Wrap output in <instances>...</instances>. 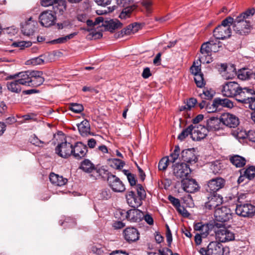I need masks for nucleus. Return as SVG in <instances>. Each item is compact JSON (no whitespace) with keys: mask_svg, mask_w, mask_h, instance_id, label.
<instances>
[{"mask_svg":"<svg viewBox=\"0 0 255 255\" xmlns=\"http://www.w3.org/2000/svg\"><path fill=\"white\" fill-rule=\"evenodd\" d=\"M202 255H224V248L217 241L210 242L206 248H202L199 251Z\"/></svg>","mask_w":255,"mask_h":255,"instance_id":"nucleus-3","label":"nucleus"},{"mask_svg":"<svg viewBox=\"0 0 255 255\" xmlns=\"http://www.w3.org/2000/svg\"><path fill=\"white\" fill-rule=\"evenodd\" d=\"M36 22L32 19V17L28 18L27 21L21 26V31L24 35H31L34 32Z\"/></svg>","mask_w":255,"mask_h":255,"instance_id":"nucleus-26","label":"nucleus"},{"mask_svg":"<svg viewBox=\"0 0 255 255\" xmlns=\"http://www.w3.org/2000/svg\"><path fill=\"white\" fill-rule=\"evenodd\" d=\"M215 219L219 222H226L232 217L231 209L226 206H221L215 209L214 212Z\"/></svg>","mask_w":255,"mask_h":255,"instance_id":"nucleus-9","label":"nucleus"},{"mask_svg":"<svg viewBox=\"0 0 255 255\" xmlns=\"http://www.w3.org/2000/svg\"><path fill=\"white\" fill-rule=\"evenodd\" d=\"M208 132L205 126L199 125L193 129L192 138L194 140H200L207 136Z\"/></svg>","mask_w":255,"mask_h":255,"instance_id":"nucleus-28","label":"nucleus"},{"mask_svg":"<svg viewBox=\"0 0 255 255\" xmlns=\"http://www.w3.org/2000/svg\"><path fill=\"white\" fill-rule=\"evenodd\" d=\"M112 166L117 169H121L125 165V163L119 159H113L112 160Z\"/></svg>","mask_w":255,"mask_h":255,"instance_id":"nucleus-52","label":"nucleus"},{"mask_svg":"<svg viewBox=\"0 0 255 255\" xmlns=\"http://www.w3.org/2000/svg\"><path fill=\"white\" fill-rule=\"evenodd\" d=\"M209 234V227L208 224H205L200 231L199 234L201 235L203 238H206Z\"/></svg>","mask_w":255,"mask_h":255,"instance_id":"nucleus-58","label":"nucleus"},{"mask_svg":"<svg viewBox=\"0 0 255 255\" xmlns=\"http://www.w3.org/2000/svg\"><path fill=\"white\" fill-rule=\"evenodd\" d=\"M101 26L105 27L106 30L113 32L115 30L122 27L123 24L117 19L104 18L101 21Z\"/></svg>","mask_w":255,"mask_h":255,"instance_id":"nucleus-19","label":"nucleus"},{"mask_svg":"<svg viewBox=\"0 0 255 255\" xmlns=\"http://www.w3.org/2000/svg\"><path fill=\"white\" fill-rule=\"evenodd\" d=\"M223 167L222 163L218 160L212 162L210 165V169L214 174L220 173Z\"/></svg>","mask_w":255,"mask_h":255,"instance_id":"nucleus-40","label":"nucleus"},{"mask_svg":"<svg viewBox=\"0 0 255 255\" xmlns=\"http://www.w3.org/2000/svg\"><path fill=\"white\" fill-rule=\"evenodd\" d=\"M255 12V9L253 8L249 9L241 13L235 19L233 25V30L240 35L248 34L251 30V25L249 19Z\"/></svg>","mask_w":255,"mask_h":255,"instance_id":"nucleus-1","label":"nucleus"},{"mask_svg":"<svg viewBox=\"0 0 255 255\" xmlns=\"http://www.w3.org/2000/svg\"><path fill=\"white\" fill-rule=\"evenodd\" d=\"M30 142L35 146H42L41 144H43V142L39 139L35 135L31 137L30 138Z\"/></svg>","mask_w":255,"mask_h":255,"instance_id":"nucleus-59","label":"nucleus"},{"mask_svg":"<svg viewBox=\"0 0 255 255\" xmlns=\"http://www.w3.org/2000/svg\"><path fill=\"white\" fill-rule=\"evenodd\" d=\"M69 109L75 113H80L84 110V107L82 104L71 103L69 104Z\"/></svg>","mask_w":255,"mask_h":255,"instance_id":"nucleus-42","label":"nucleus"},{"mask_svg":"<svg viewBox=\"0 0 255 255\" xmlns=\"http://www.w3.org/2000/svg\"><path fill=\"white\" fill-rule=\"evenodd\" d=\"M194 81L197 86L199 88H202L205 85L203 74H198L195 76Z\"/></svg>","mask_w":255,"mask_h":255,"instance_id":"nucleus-46","label":"nucleus"},{"mask_svg":"<svg viewBox=\"0 0 255 255\" xmlns=\"http://www.w3.org/2000/svg\"><path fill=\"white\" fill-rule=\"evenodd\" d=\"M208 201L205 203V208L209 210L216 209L220 207V205L223 202V198L218 194H210L208 197Z\"/></svg>","mask_w":255,"mask_h":255,"instance_id":"nucleus-17","label":"nucleus"},{"mask_svg":"<svg viewBox=\"0 0 255 255\" xmlns=\"http://www.w3.org/2000/svg\"><path fill=\"white\" fill-rule=\"evenodd\" d=\"M123 234L125 239L128 243L135 242L139 238L138 231L133 227L127 228L124 230Z\"/></svg>","mask_w":255,"mask_h":255,"instance_id":"nucleus-23","label":"nucleus"},{"mask_svg":"<svg viewBox=\"0 0 255 255\" xmlns=\"http://www.w3.org/2000/svg\"><path fill=\"white\" fill-rule=\"evenodd\" d=\"M176 209L180 214L184 217H187L190 215V214L184 208V207L181 206L180 204L179 205V206H178L177 208H176Z\"/></svg>","mask_w":255,"mask_h":255,"instance_id":"nucleus-57","label":"nucleus"},{"mask_svg":"<svg viewBox=\"0 0 255 255\" xmlns=\"http://www.w3.org/2000/svg\"><path fill=\"white\" fill-rule=\"evenodd\" d=\"M43 72L40 71H32V76L29 86L38 87L44 82Z\"/></svg>","mask_w":255,"mask_h":255,"instance_id":"nucleus-29","label":"nucleus"},{"mask_svg":"<svg viewBox=\"0 0 255 255\" xmlns=\"http://www.w3.org/2000/svg\"><path fill=\"white\" fill-rule=\"evenodd\" d=\"M49 180L53 184L62 186L66 184L68 180L66 178H64L62 176H59L54 173H51L49 175Z\"/></svg>","mask_w":255,"mask_h":255,"instance_id":"nucleus-32","label":"nucleus"},{"mask_svg":"<svg viewBox=\"0 0 255 255\" xmlns=\"http://www.w3.org/2000/svg\"><path fill=\"white\" fill-rule=\"evenodd\" d=\"M195 128V125H190L186 128L183 129L182 131L179 134L178 136V139H180V140H183L189 135H191L192 136L193 130Z\"/></svg>","mask_w":255,"mask_h":255,"instance_id":"nucleus-38","label":"nucleus"},{"mask_svg":"<svg viewBox=\"0 0 255 255\" xmlns=\"http://www.w3.org/2000/svg\"><path fill=\"white\" fill-rule=\"evenodd\" d=\"M107 183L109 187L115 192L122 193L126 190V187L122 181L115 175H110Z\"/></svg>","mask_w":255,"mask_h":255,"instance_id":"nucleus-11","label":"nucleus"},{"mask_svg":"<svg viewBox=\"0 0 255 255\" xmlns=\"http://www.w3.org/2000/svg\"><path fill=\"white\" fill-rule=\"evenodd\" d=\"M21 85L18 80H15L12 82H7V87L8 90L12 92L18 93L21 90Z\"/></svg>","mask_w":255,"mask_h":255,"instance_id":"nucleus-36","label":"nucleus"},{"mask_svg":"<svg viewBox=\"0 0 255 255\" xmlns=\"http://www.w3.org/2000/svg\"><path fill=\"white\" fill-rule=\"evenodd\" d=\"M139 27V25L136 22L130 24L119 32L117 34V37H123L124 35L134 33L138 31Z\"/></svg>","mask_w":255,"mask_h":255,"instance_id":"nucleus-31","label":"nucleus"},{"mask_svg":"<svg viewBox=\"0 0 255 255\" xmlns=\"http://www.w3.org/2000/svg\"><path fill=\"white\" fill-rule=\"evenodd\" d=\"M79 131L82 136H87L91 134L90 125L89 122L87 120H84L80 124L77 125Z\"/></svg>","mask_w":255,"mask_h":255,"instance_id":"nucleus-34","label":"nucleus"},{"mask_svg":"<svg viewBox=\"0 0 255 255\" xmlns=\"http://www.w3.org/2000/svg\"><path fill=\"white\" fill-rule=\"evenodd\" d=\"M168 199L175 208H177L178 206H179L180 202L178 199L176 198L171 195L168 196Z\"/></svg>","mask_w":255,"mask_h":255,"instance_id":"nucleus-60","label":"nucleus"},{"mask_svg":"<svg viewBox=\"0 0 255 255\" xmlns=\"http://www.w3.org/2000/svg\"><path fill=\"white\" fill-rule=\"evenodd\" d=\"M32 76V71H26L19 72L13 75H10L9 79H14L18 77V81L22 85L29 86Z\"/></svg>","mask_w":255,"mask_h":255,"instance_id":"nucleus-22","label":"nucleus"},{"mask_svg":"<svg viewBox=\"0 0 255 255\" xmlns=\"http://www.w3.org/2000/svg\"><path fill=\"white\" fill-rule=\"evenodd\" d=\"M225 180L221 177L213 178L208 181L206 190L209 194H217V192L223 188Z\"/></svg>","mask_w":255,"mask_h":255,"instance_id":"nucleus-10","label":"nucleus"},{"mask_svg":"<svg viewBox=\"0 0 255 255\" xmlns=\"http://www.w3.org/2000/svg\"><path fill=\"white\" fill-rule=\"evenodd\" d=\"M243 173L247 178L252 180L255 177V167L251 166L245 169Z\"/></svg>","mask_w":255,"mask_h":255,"instance_id":"nucleus-41","label":"nucleus"},{"mask_svg":"<svg viewBox=\"0 0 255 255\" xmlns=\"http://www.w3.org/2000/svg\"><path fill=\"white\" fill-rule=\"evenodd\" d=\"M190 71L192 74H193L194 76L197 75L198 74H202L201 71L200 65L199 66H196L195 65V62L191 67Z\"/></svg>","mask_w":255,"mask_h":255,"instance_id":"nucleus-55","label":"nucleus"},{"mask_svg":"<svg viewBox=\"0 0 255 255\" xmlns=\"http://www.w3.org/2000/svg\"><path fill=\"white\" fill-rule=\"evenodd\" d=\"M73 145L66 141L57 145L55 148V153L60 157L66 158L72 154Z\"/></svg>","mask_w":255,"mask_h":255,"instance_id":"nucleus-13","label":"nucleus"},{"mask_svg":"<svg viewBox=\"0 0 255 255\" xmlns=\"http://www.w3.org/2000/svg\"><path fill=\"white\" fill-rule=\"evenodd\" d=\"M111 192L109 189H103L100 193V197L103 199H109L111 197Z\"/></svg>","mask_w":255,"mask_h":255,"instance_id":"nucleus-51","label":"nucleus"},{"mask_svg":"<svg viewBox=\"0 0 255 255\" xmlns=\"http://www.w3.org/2000/svg\"><path fill=\"white\" fill-rule=\"evenodd\" d=\"M180 151V149L179 146L178 145H176L175 146L173 152L170 154L169 157L171 162H174L175 160L178 158Z\"/></svg>","mask_w":255,"mask_h":255,"instance_id":"nucleus-47","label":"nucleus"},{"mask_svg":"<svg viewBox=\"0 0 255 255\" xmlns=\"http://www.w3.org/2000/svg\"><path fill=\"white\" fill-rule=\"evenodd\" d=\"M215 94L214 91L211 90H205L203 91L202 93L199 94V96L201 99L204 100H211L213 98Z\"/></svg>","mask_w":255,"mask_h":255,"instance_id":"nucleus-44","label":"nucleus"},{"mask_svg":"<svg viewBox=\"0 0 255 255\" xmlns=\"http://www.w3.org/2000/svg\"><path fill=\"white\" fill-rule=\"evenodd\" d=\"M197 103V100L196 99L194 98H190L187 102L188 110H190L192 107H194Z\"/></svg>","mask_w":255,"mask_h":255,"instance_id":"nucleus-62","label":"nucleus"},{"mask_svg":"<svg viewBox=\"0 0 255 255\" xmlns=\"http://www.w3.org/2000/svg\"><path fill=\"white\" fill-rule=\"evenodd\" d=\"M127 178L131 186L136 185V180L133 174H128Z\"/></svg>","mask_w":255,"mask_h":255,"instance_id":"nucleus-63","label":"nucleus"},{"mask_svg":"<svg viewBox=\"0 0 255 255\" xmlns=\"http://www.w3.org/2000/svg\"><path fill=\"white\" fill-rule=\"evenodd\" d=\"M216 238L220 243H226L235 240V236L234 232L226 228L215 231Z\"/></svg>","mask_w":255,"mask_h":255,"instance_id":"nucleus-16","label":"nucleus"},{"mask_svg":"<svg viewBox=\"0 0 255 255\" xmlns=\"http://www.w3.org/2000/svg\"><path fill=\"white\" fill-rule=\"evenodd\" d=\"M236 213L243 217L252 218L255 214V206L250 203L237 204Z\"/></svg>","mask_w":255,"mask_h":255,"instance_id":"nucleus-8","label":"nucleus"},{"mask_svg":"<svg viewBox=\"0 0 255 255\" xmlns=\"http://www.w3.org/2000/svg\"><path fill=\"white\" fill-rule=\"evenodd\" d=\"M39 19L42 26L48 27L54 24L56 16L53 13L52 10H45L39 15Z\"/></svg>","mask_w":255,"mask_h":255,"instance_id":"nucleus-14","label":"nucleus"},{"mask_svg":"<svg viewBox=\"0 0 255 255\" xmlns=\"http://www.w3.org/2000/svg\"><path fill=\"white\" fill-rule=\"evenodd\" d=\"M135 188L137 196L133 191H128L126 195L128 204L134 208L140 206L142 203V201L146 197V192L142 185L138 184L136 185Z\"/></svg>","mask_w":255,"mask_h":255,"instance_id":"nucleus-2","label":"nucleus"},{"mask_svg":"<svg viewBox=\"0 0 255 255\" xmlns=\"http://www.w3.org/2000/svg\"><path fill=\"white\" fill-rule=\"evenodd\" d=\"M52 6V11L55 15H62L66 8V2L65 0H57Z\"/></svg>","mask_w":255,"mask_h":255,"instance_id":"nucleus-30","label":"nucleus"},{"mask_svg":"<svg viewBox=\"0 0 255 255\" xmlns=\"http://www.w3.org/2000/svg\"><path fill=\"white\" fill-rule=\"evenodd\" d=\"M99 174L100 179L104 180H107V181L109 177H110V175H112V173L109 172L108 170H106L104 168L101 167L99 168Z\"/></svg>","mask_w":255,"mask_h":255,"instance_id":"nucleus-48","label":"nucleus"},{"mask_svg":"<svg viewBox=\"0 0 255 255\" xmlns=\"http://www.w3.org/2000/svg\"><path fill=\"white\" fill-rule=\"evenodd\" d=\"M245 107L254 111V112H255V96L251 98Z\"/></svg>","mask_w":255,"mask_h":255,"instance_id":"nucleus-61","label":"nucleus"},{"mask_svg":"<svg viewBox=\"0 0 255 255\" xmlns=\"http://www.w3.org/2000/svg\"><path fill=\"white\" fill-rule=\"evenodd\" d=\"M72 155L76 159H79L85 156L88 151L86 145L81 142H77L72 146Z\"/></svg>","mask_w":255,"mask_h":255,"instance_id":"nucleus-21","label":"nucleus"},{"mask_svg":"<svg viewBox=\"0 0 255 255\" xmlns=\"http://www.w3.org/2000/svg\"><path fill=\"white\" fill-rule=\"evenodd\" d=\"M31 63L33 65H41L44 63V60L43 58V56L41 55L37 57H35L30 60Z\"/></svg>","mask_w":255,"mask_h":255,"instance_id":"nucleus-53","label":"nucleus"},{"mask_svg":"<svg viewBox=\"0 0 255 255\" xmlns=\"http://www.w3.org/2000/svg\"><path fill=\"white\" fill-rule=\"evenodd\" d=\"M103 20V16H99L95 19L94 21H93L92 20L88 19L87 20V24L89 26H94L97 25H99L101 23V21Z\"/></svg>","mask_w":255,"mask_h":255,"instance_id":"nucleus-49","label":"nucleus"},{"mask_svg":"<svg viewBox=\"0 0 255 255\" xmlns=\"http://www.w3.org/2000/svg\"><path fill=\"white\" fill-rule=\"evenodd\" d=\"M240 87V85L237 82H227L223 85L222 92L226 97L236 98Z\"/></svg>","mask_w":255,"mask_h":255,"instance_id":"nucleus-12","label":"nucleus"},{"mask_svg":"<svg viewBox=\"0 0 255 255\" xmlns=\"http://www.w3.org/2000/svg\"><path fill=\"white\" fill-rule=\"evenodd\" d=\"M213 33L215 38L214 40L218 43V45H219L221 42L218 40H223L229 38L231 35V29L230 27L219 25L214 29Z\"/></svg>","mask_w":255,"mask_h":255,"instance_id":"nucleus-15","label":"nucleus"},{"mask_svg":"<svg viewBox=\"0 0 255 255\" xmlns=\"http://www.w3.org/2000/svg\"><path fill=\"white\" fill-rule=\"evenodd\" d=\"M118 2L123 7L119 15L121 19H126L130 17L137 8V5L132 0H118Z\"/></svg>","mask_w":255,"mask_h":255,"instance_id":"nucleus-4","label":"nucleus"},{"mask_svg":"<svg viewBox=\"0 0 255 255\" xmlns=\"http://www.w3.org/2000/svg\"><path fill=\"white\" fill-rule=\"evenodd\" d=\"M229 160L233 165L239 168L244 166L247 162L245 157L237 154L230 155Z\"/></svg>","mask_w":255,"mask_h":255,"instance_id":"nucleus-33","label":"nucleus"},{"mask_svg":"<svg viewBox=\"0 0 255 255\" xmlns=\"http://www.w3.org/2000/svg\"><path fill=\"white\" fill-rule=\"evenodd\" d=\"M253 72L249 69L243 68L239 70L238 77L242 80H246L250 79L253 75Z\"/></svg>","mask_w":255,"mask_h":255,"instance_id":"nucleus-35","label":"nucleus"},{"mask_svg":"<svg viewBox=\"0 0 255 255\" xmlns=\"http://www.w3.org/2000/svg\"><path fill=\"white\" fill-rule=\"evenodd\" d=\"M234 21L235 19L233 17L228 16L222 21V23L220 25L227 27H228L230 25H232L233 26Z\"/></svg>","mask_w":255,"mask_h":255,"instance_id":"nucleus-54","label":"nucleus"},{"mask_svg":"<svg viewBox=\"0 0 255 255\" xmlns=\"http://www.w3.org/2000/svg\"><path fill=\"white\" fill-rule=\"evenodd\" d=\"M89 173L90 174V176L91 178H92L93 179L97 180L100 179L99 168L95 167L92 169V171H90Z\"/></svg>","mask_w":255,"mask_h":255,"instance_id":"nucleus-56","label":"nucleus"},{"mask_svg":"<svg viewBox=\"0 0 255 255\" xmlns=\"http://www.w3.org/2000/svg\"><path fill=\"white\" fill-rule=\"evenodd\" d=\"M182 186L183 190L188 193H193L198 190V184L195 180L188 179V177L185 179H182Z\"/></svg>","mask_w":255,"mask_h":255,"instance_id":"nucleus-24","label":"nucleus"},{"mask_svg":"<svg viewBox=\"0 0 255 255\" xmlns=\"http://www.w3.org/2000/svg\"><path fill=\"white\" fill-rule=\"evenodd\" d=\"M223 103H224V99L216 98L213 100L212 106L215 107V109H214V110H217L218 108L220 107H223Z\"/></svg>","mask_w":255,"mask_h":255,"instance_id":"nucleus-50","label":"nucleus"},{"mask_svg":"<svg viewBox=\"0 0 255 255\" xmlns=\"http://www.w3.org/2000/svg\"><path fill=\"white\" fill-rule=\"evenodd\" d=\"M221 120L223 125L229 128H235L239 125V118L235 115L229 113L222 115Z\"/></svg>","mask_w":255,"mask_h":255,"instance_id":"nucleus-20","label":"nucleus"},{"mask_svg":"<svg viewBox=\"0 0 255 255\" xmlns=\"http://www.w3.org/2000/svg\"><path fill=\"white\" fill-rule=\"evenodd\" d=\"M169 162H170V160L168 157H164L161 158L158 163V167L159 170L165 171L166 169Z\"/></svg>","mask_w":255,"mask_h":255,"instance_id":"nucleus-43","label":"nucleus"},{"mask_svg":"<svg viewBox=\"0 0 255 255\" xmlns=\"http://www.w3.org/2000/svg\"><path fill=\"white\" fill-rule=\"evenodd\" d=\"M160 255H172V252L167 248H163L159 250L158 253Z\"/></svg>","mask_w":255,"mask_h":255,"instance_id":"nucleus-64","label":"nucleus"},{"mask_svg":"<svg viewBox=\"0 0 255 255\" xmlns=\"http://www.w3.org/2000/svg\"><path fill=\"white\" fill-rule=\"evenodd\" d=\"M95 165L89 159H85L81 162L80 168L85 172L89 173L92 171Z\"/></svg>","mask_w":255,"mask_h":255,"instance_id":"nucleus-39","label":"nucleus"},{"mask_svg":"<svg viewBox=\"0 0 255 255\" xmlns=\"http://www.w3.org/2000/svg\"><path fill=\"white\" fill-rule=\"evenodd\" d=\"M255 96V91L254 89L240 87L235 99L245 107L251 98Z\"/></svg>","mask_w":255,"mask_h":255,"instance_id":"nucleus-6","label":"nucleus"},{"mask_svg":"<svg viewBox=\"0 0 255 255\" xmlns=\"http://www.w3.org/2000/svg\"><path fill=\"white\" fill-rule=\"evenodd\" d=\"M135 208L129 210L126 213V218L131 222H137L143 219V212Z\"/></svg>","mask_w":255,"mask_h":255,"instance_id":"nucleus-25","label":"nucleus"},{"mask_svg":"<svg viewBox=\"0 0 255 255\" xmlns=\"http://www.w3.org/2000/svg\"><path fill=\"white\" fill-rule=\"evenodd\" d=\"M238 137L240 139H248L252 142H255V130H250L248 132H244L238 133Z\"/></svg>","mask_w":255,"mask_h":255,"instance_id":"nucleus-37","label":"nucleus"},{"mask_svg":"<svg viewBox=\"0 0 255 255\" xmlns=\"http://www.w3.org/2000/svg\"><path fill=\"white\" fill-rule=\"evenodd\" d=\"M180 159L189 165L194 164L198 161L194 148H188L182 150Z\"/></svg>","mask_w":255,"mask_h":255,"instance_id":"nucleus-18","label":"nucleus"},{"mask_svg":"<svg viewBox=\"0 0 255 255\" xmlns=\"http://www.w3.org/2000/svg\"><path fill=\"white\" fill-rule=\"evenodd\" d=\"M172 167L173 174L177 178L185 179L191 172L189 165L185 162L175 163Z\"/></svg>","mask_w":255,"mask_h":255,"instance_id":"nucleus-7","label":"nucleus"},{"mask_svg":"<svg viewBox=\"0 0 255 255\" xmlns=\"http://www.w3.org/2000/svg\"><path fill=\"white\" fill-rule=\"evenodd\" d=\"M220 47L221 46L218 45V43L214 39L211 38L209 41L203 43L200 48L202 56L199 57V60L200 62H201L202 60H204V57L210 56L212 51H214V52L218 51V48Z\"/></svg>","mask_w":255,"mask_h":255,"instance_id":"nucleus-5","label":"nucleus"},{"mask_svg":"<svg viewBox=\"0 0 255 255\" xmlns=\"http://www.w3.org/2000/svg\"><path fill=\"white\" fill-rule=\"evenodd\" d=\"M32 45V43L30 41H16L14 42L12 44V46L14 47H19L20 49H22L25 47H29Z\"/></svg>","mask_w":255,"mask_h":255,"instance_id":"nucleus-45","label":"nucleus"},{"mask_svg":"<svg viewBox=\"0 0 255 255\" xmlns=\"http://www.w3.org/2000/svg\"><path fill=\"white\" fill-rule=\"evenodd\" d=\"M221 118L212 117L207 120L205 127L208 131L218 130L221 128Z\"/></svg>","mask_w":255,"mask_h":255,"instance_id":"nucleus-27","label":"nucleus"}]
</instances>
